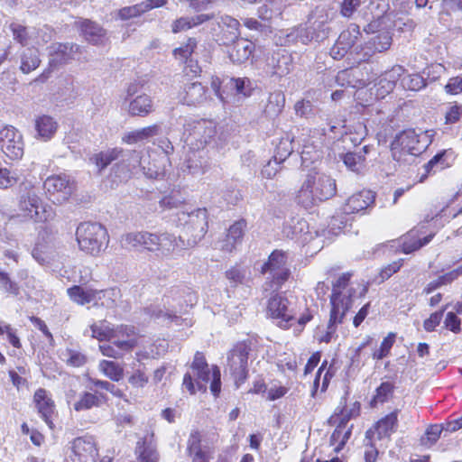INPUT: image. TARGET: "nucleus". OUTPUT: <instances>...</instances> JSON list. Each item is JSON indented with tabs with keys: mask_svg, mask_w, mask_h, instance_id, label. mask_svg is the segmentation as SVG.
Wrapping results in <instances>:
<instances>
[{
	"mask_svg": "<svg viewBox=\"0 0 462 462\" xmlns=\"http://www.w3.org/2000/svg\"><path fill=\"white\" fill-rule=\"evenodd\" d=\"M350 277V273H344L333 283L330 317L326 335L320 338L322 342L328 343L331 340L337 325L343 323L346 312L352 307L356 290L349 285Z\"/></svg>",
	"mask_w": 462,
	"mask_h": 462,
	"instance_id": "f257e3e1",
	"label": "nucleus"
},
{
	"mask_svg": "<svg viewBox=\"0 0 462 462\" xmlns=\"http://www.w3.org/2000/svg\"><path fill=\"white\" fill-rule=\"evenodd\" d=\"M337 191L336 180L319 172L307 175L296 195V202L304 208H311L319 202L332 198Z\"/></svg>",
	"mask_w": 462,
	"mask_h": 462,
	"instance_id": "f03ea898",
	"label": "nucleus"
},
{
	"mask_svg": "<svg viewBox=\"0 0 462 462\" xmlns=\"http://www.w3.org/2000/svg\"><path fill=\"white\" fill-rule=\"evenodd\" d=\"M123 241L134 248L142 246L149 252L159 251L163 256H169L176 249H185L184 236L177 237L167 232L162 234L148 231L131 232L123 236Z\"/></svg>",
	"mask_w": 462,
	"mask_h": 462,
	"instance_id": "7ed1b4c3",
	"label": "nucleus"
},
{
	"mask_svg": "<svg viewBox=\"0 0 462 462\" xmlns=\"http://www.w3.org/2000/svg\"><path fill=\"white\" fill-rule=\"evenodd\" d=\"M291 262L286 251L276 249L270 254L261 267L267 289L276 291L282 288L291 275Z\"/></svg>",
	"mask_w": 462,
	"mask_h": 462,
	"instance_id": "20e7f679",
	"label": "nucleus"
},
{
	"mask_svg": "<svg viewBox=\"0 0 462 462\" xmlns=\"http://www.w3.org/2000/svg\"><path fill=\"white\" fill-rule=\"evenodd\" d=\"M76 240L80 251L97 256L107 247L109 236L106 228L101 224L83 222L76 229Z\"/></svg>",
	"mask_w": 462,
	"mask_h": 462,
	"instance_id": "39448f33",
	"label": "nucleus"
},
{
	"mask_svg": "<svg viewBox=\"0 0 462 462\" xmlns=\"http://www.w3.org/2000/svg\"><path fill=\"white\" fill-rule=\"evenodd\" d=\"M176 225L182 228V234L179 236H184L185 248L195 246L208 232L207 209L178 212Z\"/></svg>",
	"mask_w": 462,
	"mask_h": 462,
	"instance_id": "423d86ee",
	"label": "nucleus"
},
{
	"mask_svg": "<svg viewBox=\"0 0 462 462\" xmlns=\"http://www.w3.org/2000/svg\"><path fill=\"white\" fill-rule=\"evenodd\" d=\"M429 144V138L424 133H416L414 130H405L396 136L392 143V154L398 162H409V158L422 153Z\"/></svg>",
	"mask_w": 462,
	"mask_h": 462,
	"instance_id": "0eeeda50",
	"label": "nucleus"
},
{
	"mask_svg": "<svg viewBox=\"0 0 462 462\" xmlns=\"http://www.w3.org/2000/svg\"><path fill=\"white\" fill-rule=\"evenodd\" d=\"M228 20V27L231 31H228V35L225 31L223 32V37L225 38L223 43L228 45L227 54L230 60L235 64H242L252 56L255 45L247 39L238 38V21L233 18Z\"/></svg>",
	"mask_w": 462,
	"mask_h": 462,
	"instance_id": "6e6552de",
	"label": "nucleus"
},
{
	"mask_svg": "<svg viewBox=\"0 0 462 462\" xmlns=\"http://www.w3.org/2000/svg\"><path fill=\"white\" fill-rule=\"evenodd\" d=\"M193 374L197 376L196 384L199 391L207 390V383H210V391L217 396L221 390V374L217 366L209 368L202 353L197 352L191 364Z\"/></svg>",
	"mask_w": 462,
	"mask_h": 462,
	"instance_id": "1a4fd4ad",
	"label": "nucleus"
},
{
	"mask_svg": "<svg viewBox=\"0 0 462 462\" xmlns=\"http://www.w3.org/2000/svg\"><path fill=\"white\" fill-rule=\"evenodd\" d=\"M267 311L272 319L277 320L279 327L287 328L297 314L296 298L276 294L268 300Z\"/></svg>",
	"mask_w": 462,
	"mask_h": 462,
	"instance_id": "9d476101",
	"label": "nucleus"
},
{
	"mask_svg": "<svg viewBox=\"0 0 462 462\" xmlns=\"http://www.w3.org/2000/svg\"><path fill=\"white\" fill-rule=\"evenodd\" d=\"M251 351L250 342H239L234 346L227 356L226 370L233 377L237 387L247 378V360Z\"/></svg>",
	"mask_w": 462,
	"mask_h": 462,
	"instance_id": "9b49d317",
	"label": "nucleus"
},
{
	"mask_svg": "<svg viewBox=\"0 0 462 462\" xmlns=\"http://www.w3.org/2000/svg\"><path fill=\"white\" fill-rule=\"evenodd\" d=\"M19 208L23 217L35 222H44L53 217L51 207L43 205L40 197L33 190L21 196Z\"/></svg>",
	"mask_w": 462,
	"mask_h": 462,
	"instance_id": "f8f14e48",
	"label": "nucleus"
},
{
	"mask_svg": "<svg viewBox=\"0 0 462 462\" xmlns=\"http://www.w3.org/2000/svg\"><path fill=\"white\" fill-rule=\"evenodd\" d=\"M0 149L11 160H19L23 155V141L21 133L14 126H5L0 131Z\"/></svg>",
	"mask_w": 462,
	"mask_h": 462,
	"instance_id": "ddd939ff",
	"label": "nucleus"
},
{
	"mask_svg": "<svg viewBox=\"0 0 462 462\" xmlns=\"http://www.w3.org/2000/svg\"><path fill=\"white\" fill-rule=\"evenodd\" d=\"M50 199L55 204H61L69 199L73 192V185L65 175L48 177L43 184Z\"/></svg>",
	"mask_w": 462,
	"mask_h": 462,
	"instance_id": "4468645a",
	"label": "nucleus"
},
{
	"mask_svg": "<svg viewBox=\"0 0 462 462\" xmlns=\"http://www.w3.org/2000/svg\"><path fill=\"white\" fill-rule=\"evenodd\" d=\"M122 160L114 167L116 174L121 180H128L131 176L141 171L146 162L145 155L142 152L128 151L120 155Z\"/></svg>",
	"mask_w": 462,
	"mask_h": 462,
	"instance_id": "2eb2a0df",
	"label": "nucleus"
},
{
	"mask_svg": "<svg viewBox=\"0 0 462 462\" xmlns=\"http://www.w3.org/2000/svg\"><path fill=\"white\" fill-rule=\"evenodd\" d=\"M71 448L73 462H95L98 456L95 439L91 436L75 439Z\"/></svg>",
	"mask_w": 462,
	"mask_h": 462,
	"instance_id": "dca6fc26",
	"label": "nucleus"
},
{
	"mask_svg": "<svg viewBox=\"0 0 462 462\" xmlns=\"http://www.w3.org/2000/svg\"><path fill=\"white\" fill-rule=\"evenodd\" d=\"M392 35L389 32H379L373 35L357 52L358 61H367L374 53L387 51L392 45Z\"/></svg>",
	"mask_w": 462,
	"mask_h": 462,
	"instance_id": "f3484780",
	"label": "nucleus"
},
{
	"mask_svg": "<svg viewBox=\"0 0 462 462\" xmlns=\"http://www.w3.org/2000/svg\"><path fill=\"white\" fill-rule=\"evenodd\" d=\"M217 134L216 125L212 121L200 120L195 123L189 134L190 144L201 149L215 137Z\"/></svg>",
	"mask_w": 462,
	"mask_h": 462,
	"instance_id": "a211bd4d",
	"label": "nucleus"
},
{
	"mask_svg": "<svg viewBox=\"0 0 462 462\" xmlns=\"http://www.w3.org/2000/svg\"><path fill=\"white\" fill-rule=\"evenodd\" d=\"M79 46L74 43L55 42L49 47L50 66L66 64L76 58Z\"/></svg>",
	"mask_w": 462,
	"mask_h": 462,
	"instance_id": "6ab92c4d",
	"label": "nucleus"
},
{
	"mask_svg": "<svg viewBox=\"0 0 462 462\" xmlns=\"http://www.w3.org/2000/svg\"><path fill=\"white\" fill-rule=\"evenodd\" d=\"M196 300V295L193 292H189L185 300V305L180 303L179 309L174 307V310H163L160 306L151 305L145 309V313L153 319L173 321L178 319L177 312L187 311L188 307H192Z\"/></svg>",
	"mask_w": 462,
	"mask_h": 462,
	"instance_id": "aec40b11",
	"label": "nucleus"
},
{
	"mask_svg": "<svg viewBox=\"0 0 462 462\" xmlns=\"http://www.w3.org/2000/svg\"><path fill=\"white\" fill-rule=\"evenodd\" d=\"M454 152L451 149L439 152L427 163L424 164V172L421 174L420 181H424L428 175L435 174L450 167L454 162Z\"/></svg>",
	"mask_w": 462,
	"mask_h": 462,
	"instance_id": "412c9836",
	"label": "nucleus"
},
{
	"mask_svg": "<svg viewBox=\"0 0 462 462\" xmlns=\"http://www.w3.org/2000/svg\"><path fill=\"white\" fill-rule=\"evenodd\" d=\"M282 233L286 237L300 240L302 243L308 242L311 238L309 224L301 217H294L287 220L283 225Z\"/></svg>",
	"mask_w": 462,
	"mask_h": 462,
	"instance_id": "4be33fe9",
	"label": "nucleus"
},
{
	"mask_svg": "<svg viewBox=\"0 0 462 462\" xmlns=\"http://www.w3.org/2000/svg\"><path fill=\"white\" fill-rule=\"evenodd\" d=\"M247 223L245 219H239L231 225L227 230L226 238L218 242L220 250L231 253L236 245L242 242Z\"/></svg>",
	"mask_w": 462,
	"mask_h": 462,
	"instance_id": "5701e85b",
	"label": "nucleus"
},
{
	"mask_svg": "<svg viewBox=\"0 0 462 462\" xmlns=\"http://www.w3.org/2000/svg\"><path fill=\"white\" fill-rule=\"evenodd\" d=\"M267 66L272 69L273 75L283 77L289 74L292 68L291 56L285 50L273 51L268 59Z\"/></svg>",
	"mask_w": 462,
	"mask_h": 462,
	"instance_id": "b1692460",
	"label": "nucleus"
},
{
	"mask_svg": "<svg viewBox=\"0 0 462 462\" xmlns=\"http://www.w3.org/2000/svg\"><path fill=\"white\" fill-rule=\"evenodd\" d=\"M138 462H158L159 453L153 441V434L146 435L138 440L135 448Z\"/></svg>",
	"mask_w": 462,
	"mask_h": 462,
	"instance_id": "393cba45",
	"label": "nucleus"
},
{
	"mask_svg": "<svg viewBox=\"0 0 462 462\" xmlns=\"http://www.w3.org/2000/svg\"><path fill=\"white\" fill-rule=\"evenodd\" d=\"M374 202V195L371 190H362L353 194L344 206L346 214H354L366 209Z\"/></svg>",
	"mask_w": 462,
	"mask_h": 462,
	"instance_id": "a878e982",
	"label": "nucleus"
},
{
	"mask_svg": "<svg viewBox=\"0 0 462 462\" xmlns=\"http://www.w3.org/2000/svg\"><path fill=\"white\" fill-rule=\"evenodd\" d=\"M328 14L324 8L317 7L309 17V24L316 31V42H321L328 36Z\"/></svg>",
	"mask_w": 462,
	"mask_h": 462,
	"instance_id": "bb28decb",
	"label": "nucleus"
},
{
	"mask_svg": "<svg viewBox=\"0 0 462 462\" xmlns=\"http://www.w3.org/2000/svg\"><path fill=\"white\" fill-rule=\"evenodd\" d=\"M34 402L36 403L38 412L41 414L46 424L52 429L53 422L51 417L54 413L55 405L53 401L48 396L47 391L42 388L38 389L34 393Z\"/></svg>",
	"mask_w": 462,
	"mask_h": 462,
	"instance_id": "cd10ccee",
	"label": "nucleus"
},
{
	"mask_svg": "<svg viewBox=\"0 0 462 462\" xmlns=\"http://www.w3.org/2000/svg\"><path fill=\"white\" fill-rule=\"evenodd\" d=\"M67 292L69 299L79 305L92 303L93 300H100V295L104 296L103 293L97 292L96 289L79 285H74L69 288Z\"/></svg>",
	"mask_w": 462,
	"mask_h": 462,
	"instance_id": "c85d7f7f",
	"label": "nucleus"
},
{
	"mask_svg": "<svg viewBox=\"0 0 462 462\" xmlns=\"http://www.w3.org/2000/svg\"><path fill=\"white\" fill-rule=\"evenodd\" d=\"M79 28L84 38L92 44L102 43L106 37V31L90 20L86 19L79 22Z\"/></svg>",
	"mask_w": 462,
	"mask_h": 462,
	"instance_id": "c756f323",
	"label": "nucleus"
},
{
	"mask_svg": "<svg viewBox=\"0 0 462 462\" xmlns=\"http://www.w3.org/2000/svg\"><path fill=\"white\" fill-rule=\"evenodd\" d=\"M184 92L182 99L188 106H198L207 100V88L199 82L188 84Z\"/></svg>",
	"mask_w": 462,
	"mask_h": 462,
	"instance_id": "7c9ffc66",
	"label": "nucleus"
},
{
	"mask_svg": "<svg viewBox=\"0 0 462 462\" xmlns=\"http://www.w3.org/2000/svg\"><path fill=\"white\" fill-rule=\"evenodd\" d=\"M285 105V95L280 91L269 94L267 103L263 108V114L270 119H275L282 112Z\"/></svg>",
	"mask_w": 462,
	"mask_h": 462,
	"instance_id": "2f4dec72",
	"label": "nucleus"
},
{
	"mask_svg": "<svg viewBox=\"0 0 462 462\" xmlns=\"http://www.w3.org/2000/svg\"><path fill=\"white\" fill-rule=\"evenodd\" d=\"M316 36H318L316 31L312 29L310 24L307 27L291 28L290 32L286 34V42H300L302 44H308L312 41H316Z\"/></svg>",
	"mask_w": 462,
	"mask_h": 462,
	"instance_id": "473e14b6",
	"label": "nucleus"
},
{
	"mask_svg": "<svg viewBox=\"0 0 462 462\" xmlns=\"http://www.w3.org/2000/svg\"><path fill=\"white\" fill-rule=\"evenodd\" d=\"M361 35L359 31V26L356 24H351L347 30L342 32L337 39V42L339 45H342L345 47V49H347L349 51L350 49L354 48V51L357 54V52L360 53V46H356L359 36Z\"/></svg>",
	"mask_w": 462,
	"mask_h": 462,
	"instance_id": "72a5a7b5",
	"label": "nucleus"
},
{
	"mask_svg": "<svg viewBox=\"0 0 462 462\" xmlns=\"http://www.w3.org/2000/svg\"><path fill=\"white\" fill-rule=\"evenodd\" d=\"M293 141L294 136L290 134H285L280 139L273 155L275 164H281L292 153L294 150Z\"/></svg>",
	"mask_w": 462,
	"mask_h": 462,
	"instance_id": "f704fd0d",
	"label": "nucleus"
},
{
	"mask_svg": "<svg viewBox=\"0 0 462 462\" xmlns=\"http://www.w3.org/2000/svg\"><path fill=\"white\" fill-rule=\"evenodd\" d=\"M38 135L44 140H50L58 129V123L49 116H42L35 121Z\"/></svg>",
	"mask_w": 462,
	"mask_h": 462,
	"instance_id": "c9c22d12",
	"label": "nucleus"
},
{
	"mask_svg": "<svg viewBox=\"0 0 462 462\" xmlns=\"http://www.w3.org/2000/svg\"><path fill=\"white\" fill-rule=\"evenodd\" d=\"M152 110V102L148 95H140L130 102L129 113L132 116H145Z\"/></svg>",
	"mask_w": 462,
	"mask_h": 462,
	"instance_id": "e433bc0d",
	"label": "nucleus"
},
{
	"mask_svg": "<svg viewBox=\"0 0 462 462\" xmlns=\"http://www.w3.org/2000/svg\"><path fill=\"white\" fill-rule=\"evenodd\" d=\"M41 63L39 51L36 48H27L21 54V66L20 69L28 74L36 69Z\"/></svg>",
	"mask_w": 462,
	"mask_h": 462,
	"instance_id": "4c0bfd02",
	"label": "nucleus"
},
{
	"mask_svg": "<svg viewBox=\"0 0 462 462\" xmlns=\"http://www.w3.org/2000/svg\"><path fill=\"white\" fill-rule=\"evenodd\" d=\"M398 412L399 410L396 409L377 422L376 430L380 439L395 432L398 424Z\"/></svg>",
	"mask_w": 462,
	"mask_h": 462,
	"instance_id": "58836bf2",
	"label": "nucleus"
},
{
	"mask_svg": "<svg viewBox=\"0 0 462 462\" xmlns=\"http://www.w3.org/2000/svg\"><path fill=\"white\" fill-rule=\"evenodd\" d=\"M92 337L99 341H110L116 338L115 327L106 320H101L98 323H94L90 326Z\"/></svg>",
	"mask_w": 462,
	"mask_h": 462,
	"instance_id": "ea45409f",
	"label": "nucleus"
},
{
	"mask_svg": "<svg viewBox=\"0 0 462 462\" xmlns=\"http://www.w3.org/2000/svg\"><path fill=\"white\" fill-rule=\"evenodd\" d=\"M102 399H106L105 396L100 393L99 395L85 392L80 396L79 401H77L73 407L77 411H87L93 407H98L102 403Z\"/></svg>",
	"mask_w": 462,
	"mask_h": 462,
	"instance_id": "a19ab883",
	"label": "nucleus"
},
{
	"mask_svg": "<svg viewBox=\"0 0 462 462\" xmlns=\"http://www.w3.org/2000/svg\"><path fill=\"white\" fill-rule=\"evenodd\" d=\"M98 369L114 382H118L124 377V367L114 361L101 360L98 364Z\"/></svg>",
	"mask_w": 462,
	"mask_h": 462,
	"instance_id": "79ce46f5",
	"label": "nucleus"
},
{
	"mask_svg": "<svg viewBox=\"0 0 462 462\" xmlns=\"http://www.w3.org/2000/svg\"><path fill=\"white\" fill-rule=\"evenodd\" d=\"M209 19L210 17L208 14H199L192 18L180 17L173 22L171 30L174 33H177L190 29L193 26L199 25Z\"/></svg>",
	"mask_w": 462,
	"mask_h": 462,
	"instance_id": "37998d69",
	"label": "nucleus"
},
{
	"mask_svg": "<svg viewBox=\"0 0 462 462\" xmlns=\"http://www.w3.org/2000/svg\"><path fill=\"white\" fill-rule=\"evenodd\" d=\"M433 234L426 236L422 239L416 238L412 233H409L407 236H405L402 243V251L404 254H411L422 246L428 245L433 238Z\"/></svg>",
	"mask_w": 462,
	"mask_h": 462,
	"instance_id": "c03bdc74",
	"label": "nucleus"
},
{
	"mask_svg": "<svg viewBox=\"0 0 462 462\" xmlns=\"http://www.w3.org/2000/svg\"><path fill=\"white\" fill-rule=\"evenodd\" d=\"M395 384L393 382H383L375 390V394L371 401V406L374 407L377 403H384L393 397Z\"/></svg>",
	"mask_w": 462,
	"mask_h": 462,
	"instance_id": "a18cd8bd",
	"label": "nucleus"
},
{
	"mask_svg": "<svg viewBox=\"0 0 462 462\" xmlns=\"http://www.w3.org/2000/svg\"><path fill=\"white\" fill-rule=\"evenodd\" d=\"M123 153L122 149H112L106 152H101L99 153L95 154L91 161L99 168V170L105 169L107 165H109L115 160H117L120 155Z\"/></svg>",
	"mask_w": 462,
	"mask_h": 462,
	"instance_id": "49530a36",
	"label": "nucleus"
},
{
	"mask_svg": "<svg viewBox=\"0 0 462 462\" xmlns=\"http://www.w3.org/2000/svg\"><path fill=\"white\" fill-rule=\"evenodd\" d=\"M14 39L22 45L30 43V40L35 33V29H29L19 23H12L10 25Z\"/></svg>",
	"mask_w": 462,
	"mask_h": 462,
	"instance_id": "de8ad7c7",
	"label": "nucleus"
},
{
	"mask_svg": "<svg viewBox=\"0 0 462 462\" xmlns=\"http://www.w3.org/2000/svg\"><path fill=\"white\" fill-rule=\"evenodd\" d=\"M344 164L354 172H360L365 167V155L361 152H346L342 155Z\"/></svg>",
	"mask_w": 462,
	"mask_h": 462,
	"instance_id": "09e8293b",
	"label": "nucleus"
},
{
	"mask_svg": "<svg viewBox=\"0 0 462 462\" xmlns=\"http://www.w3.org/2000/svg\"><path fill=\"white\" fill-rule=\"evenodd\" d=\"M229 86L237 95L249 97L254 89L253 83L248 78H231Z\"/></svg>",
	"mask_w": 462,
	"mask_h": 462,
	"instance_id": "8fccbe9b",
	"label": "nucleus"
},
{
	"mask_svg": "<svg viewBox=\"0 0 462 462\" xmlns=\"http://www.w3.org/2000/svg\"><path fill=\"white\" fill-rule=\"evenodd\" d=\"M401 85L404 89L418 91L425 87V79L420 74H410L401 79Z\"/></svg>",
	"mask_w": 462,
	"mask_h": 462,
	"instance_id": "3c124183",
	"label": "nucleus"
},
{
	"mask_svg": "<svg viewBox=\"0 0 462 462\" xmlns=\"http://www.w3.org/2000/svg\"><path fill=\"white\" fill-rule=\"evenodd\" d=\"M62 356L66 364L73 367L82 366L88 360L87 356L83 353L74 349H66L62 353Z\"/></svg>",
	"mask_w": 462,
	"mask_h": 462,
	"instance_id": "603ef678",
	"label": "nucleus"
},
{
	"mask_svg": "<svg viewBox=\"0 0 462 462\" xmlns=\"http://www.w3.org/2000/svg\"><path fill=\"white\" fill-rule=\"evenodd\" d=\"M196 47L197 41L194 38H189L184 45L174 49L173 54L177 59L188 61L191 59V55L193 54Z\"/></svg>",
	"mask_w": 462,
	"mask_h": 462,
	"instance_id": "864d4df0",
	"label": "nucleus"
},
{
	"mask_svg": "<svg viewBox=\"0 0 462 462\" xmlns=\"http://www.w3.org/2000/svg\"><path fill=\"white\" fill-rule=\"evenodd\" d=\"M97 292H101L104 296L100 295V300H93L94 306H101L107 309L113 308L116 306V296L117 295V291L114 289L109 290H96Z\"/></svg>",
	"mask_w": 462,
	"mask_h": 462,
	"instance_id": "5fc2aeb1",
	"label": "nucleus"
},
{
	"mask_svg": "<svg viewBox=\"0 0 462 462\" xmlns=\"http://www.w3.org/2000/svg\"><path fill=\"white\" fill-rule=\"evenodd\" d=\"M442 432H445L444 423L430 426L427 429L425 435L421 438V443L428 446L433 445L439 439Z\"/></svg>",
	"mask_w": 462,
	"mask_h": 462,
	"instance_id": "6e6d98bb",
	"label": "nucleus"
},
{
	"mask_svg": "<svg viewBox=\"0 0 462 462\" xmlns=\"http://www.w3.org/2000/svg\"><path fill=\"white\" fill-rule=\"evenodd\" d=\"M144 14V11L143 9V6L141 3L131 5V6H125L118 10L117 15L121 20H129L131 18L139 17Z\"/></svg>",
	"mask_w": 462,
	"mask_h": 462,
	"instance_id": "4d7b16f0",
	"label": "nucleus"
},
{
	"mask_svg": "<svg viewBox=\"0 0 462 462\" xmlns=\"http://www.w3.org/2000/svg\"><path fill=\"white\" fill-rule=\"evenodd\" d=\"M395 334L390 333L381 343L380 348L374 351L373 356L375 359H383L388 356L390 350L394 343Z\"/></svg>",
	"mask_w": 462,
	"mask_h": 462,
	"instance_id": "13d9d810",
	"label": "nucleus"
},
{
	"mask_svg": "<svg viewBox=\"0 0 462 462\" xmlns=\"http://www.w3.org/2000/svg\"><path fill=\"white\" fill-rule=\"evenodd\" d=\"M246 271L240 266L231 267L226 272V277L233 286H236L244 282Z\"/></svg>",
	"mask_w": 462,
	"mask_h": 462,
	"instance_id": "bf43d9fd",
	"label": "nucleus"
},
{
	"mask_svg": "<svg viewBox=\"0 0 462 462\" xmlns=\"http://www.w3.org/2000/svg\"><path fill=\"white\" fill-rule=\"evenodd\" d=\"M88 381L96 387L106 390L111 393L114 396L122 398L124 396L123 392L117 388L114 383L107 381H102L96 378H89Z\"/></svg>",
	"mask_w": 462,
	"mask_h": 462,
	"instance_id": "052dcab7",
	"label": "nucleus"
},
{
	"mask_svg": "<svg viewBox=\"0 0 462 462\" xmlns=\"http://www.w3.org/2000/svg\"><path fill=\"white\" fill-rule=\"evenodd\" d=\"M185 165L190 174L195 175L204 172L203 163L198 159V155L194 152L188 157Z\"/></svg>",
	"mask_w": 462,
	"mask_h": 462,
	"instance_id": "680f3d73",
	"label": "nucleus"
},
{
	"mask_svg": "<svg viewBox=\"0 0 462 462\" xmlns=\"http://www.w3.org/2000/svg\"><path fill=\"white\" fill-rule=\"evenodd\" d=\"M204 450L201 447V435L198 430L191 431L188 439V451L189 457Z\"/></svg>",
	"mask_w": 462,
	"mask_h": 462,
	"instance_id": "e2e57ef3",
	"label": "nucleus"
},
{
	"mask_svg": "<svg viewBox=\"0 0 462 462\" xmlns=\"http://www.w3.org/2000/svg\"><path fill=\"white\" fill-rule=\"evenodd\" d=\"M361 4L362 0H343L340 5V13L344 17L351 18Z\"/></svg>",
	"mask_w": 462,
	"mask_h": 462,
	"instance_id": "0e129e2a",
	"label": "nucleus"
},
{
	"mask_svg": "<svg viewBox=\"0 0 462 462\" xmlns=\"http://www.w3.org/2000/svg\"><path fill=\"white\" fill-rule=\"evenodd\" d=\"M113 345L117 348V350H120L123 354L124 352H130L132 351L137 345L136 338H114L112 339Z\"/></svg>",
	"mask_w": 462,
	"mask_h": 462,
	"instance_id": "69168bd1",
	"label": "nucleus"
},
{
	"mask_svg": "<svg viewBox=\"0 0 462 462\" xmlns=\"http://www.w3.org/2000/svg\"><path fill=\"white\" fill-rule=\"evenodd\" d=\"M295 113L300 117L308 118L313 115V105L310 100H300L294 106Z\"/></svg>",
	"mask_w": 462,
	"mask_h": 462,
	"instance_id": "338daca9",
	"label": "nucleus"
},
{
	"mask_svg": "<svg viewBox=\"0 0 462 462\" xmlns=\"http://www.w3.org/2000/svg\"><path fill=\"white\" fill-rule=\"evenodd\" d=\"M404 71L405 69L402 66L395 65L390 70L385 71L382 77L384 78V81L386 80L395 86L396 82L402 79Z\"/></svg>",
	"mask_w": 462,
	"mask_h": 462,
	"instance_id": "774afa93",
	"label": "nucleus"
}]
</instances>
